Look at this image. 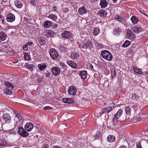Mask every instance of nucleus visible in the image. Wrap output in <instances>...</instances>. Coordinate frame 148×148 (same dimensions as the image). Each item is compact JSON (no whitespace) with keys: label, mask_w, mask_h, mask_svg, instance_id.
I'll list each match as a JSON object with an SVG mask.
<instances>
[{"label":"nucleus","mask_w":148,"mask_h":148,"mask_svg":"<svg viewBox=\"0 0 148 148\" xmlns=\"http://www.w3.org/2000/svg\"><path fill=\"white\" fill-rule=\"evenodd\" d=\"M101 55L103 58L108 61H111L112 60V56L111 53L107 50L102 51Z\"/></svg>","instance_id":"f257e3e1"},{"label":"nucleus","mask_w":148,"mask_h":148,"mask_svg":"<svg viewBox=\"0 0 148 148\" xmlns=\"http://www.w3.org/2000/svg\"><path fill=\"white\" fill-rule=\"evenodd\" d=\"M49 53L50 57L53 59L55 60L59 56L57 51L55 49H51Z\"/></svg>","instance_id":"f03ea898"},{"label":"nucleus","mask_w":148,"mask_h":148,"mask_svg":"<svg viewBox=\"0 0 148 148\" xmlns=\"http://www.w3.org/2000/svg\"><path fill=\"white\" fill-rule=\"evenodd\" d=\"M18 132L19 135L23 137H27L29 135L28 133L25 131V130L21 127H19Z\"/></svg>","instance_id":"7ed1b4c3"},{"label":"nucleus","mask_w":148,"mask_h":148,"mask_svg":"<svg viewBox=\"0 0 148 148\" xmlns=\"http://www.w3.org/2000/svg\"><path fill=\"white\" fill-rule=\"evenodd\" d=\"M61 36L62 38L66 39H71L72 38L71 33L69 31H65L61 34Z\"/></svg>","instance_id":"20e7f679"},{"label":"nucleus","mask_w":148,"mask_h":148,"mask_svg":"<svg viewBox=\"0 0 148 148\" xmlns=\"http://www.w3.org/2000/svg\"><path fill=\"white\" fill-rule=\"evenodd\" d=\"M2 117L4 122L8 123L10 122L11 117L9 114H4Z\"/></svg>","instance_id":"39448f33"},{"label":"nucleus","mask_w":148,"mask_h":148,"mask_svg":"<svg viewBox=\"0 0 148 148\" xmlns=\"http://www.w3.org/2000/svg\"><path fill=\"white\" fill-rule=\"evenodd\" d=\"M34 127L33 124L31 123H26L25 126V129L27 132L30 131Z\"/></svg>","instance_id":"423d86ee"},{"label":"nucleus","mask_w":148,"mask_h":148,"mask_svg":"<svg viewBox=\"0 0 148 148\" xmlns=\"http://www.w3.org/2000/svg\"><path fill=\"white\" fill-rule=\"evenodd\" d=\"M76 88L74 86H71L69 88L68 92L70 94L74 95L76 94Z\"/></svg>","instance_id":"0eeeda50"},{"label":"nucleus","mask_w":148,"mask_h":148,"mask_svg":"<svg viewBox=\"0 0 148 148\" xmlns=\"http://www.w3.org/2000/svg\"><path fill=\"white\" fill-rule=\"evenodd\" d=\"M15 16L12 13L9 14L7 16V19L8 22H12L15 20Z\"/></svg>","instance_id":"6e6552de"},{"label":"nucleus","mask_w":148,"mask_h":148,"mask_svg":"<svg viewBox=\"0 0 148 148\" xmlns=\"http://www.w3.org/2000/svg\"><path fill=\"white\" fill-rule=\"evenodd\" d=\"M51 71L53 74L55 75L59 74L60 72V69L58 67H54L52 68Z\"/></svg>","instance_id":"1a4fd4ad"},{"label":"nucleus","mask_w":148,"mask_h":148,"mask_svg":"<svg viewBox=\"0 0 148 148\" xmlns=\"http://www.w3.org/2000/svg\"><path fill=\"white\" fill-rule=\"evenodd\" d=\"M126 30L127 37L130 39H133L134 38V35L131 31L128 29Z\"/></svg>","instance_id":"9d476101"},{"label":"nucleus","mask_w":148,"mask_h":148,"mask_svg":"<svg viewBox=\"0 0 148 148\" xmlns=\"http://www.w3.org/2000/svg\"><path fill=\"white\" fill-rule=\"evenodd\" d=\"M112 106H110L107 108H105L103 110L101 114L100 113V114L102 115L103 114L108 113L112 110Z\"/></svg>","instance_id":"9b49d317"},{"label":"nucleus","mask_w":148,"mask_h":148,"mask_svg":"<svg viewBox=\"0 0 148 148\" xmlns=\"http://www.w3.org/2000/svg\"><path fill=\"white\" fill-rule=\"evenodd\" d=\"M132 98L134 100L135 99L139 101H140L142 99V97L141 96L138 95L136 93H134L133 95Z\"/></svg>","instance_id":"f8f14e48"},{"label":"nucleus","mask_w":148,"mask_h":148,"mask_svg":"<svg viewBox=\"0 0 148 148\" xmlns=\"http://www.w3.org/2000/svg\"><path fill=\"white\" fill-rule=\"evenodd\" d=\"M47 66V65L44 63L38 64L37 65L38 68L41 71H42L45 69Z\"/></svg>","instance_id":"ddd939ff"},{"label":"nucleus","mask_w":148,"mask_h":148,"mask_svg":"<svg viewBox=\"0 0 148 148\" xmlns=\"http://www.w3.org/2000/svg\"><path fill=\"white\" fill-rule=\"evenodd\" d=\"M86 12L87 10L85 9L84 6L81 7L78 9V12L80 14L82 15L86 13Z\"/></svg>","instance_id":"4468645a"},{"label":"nucleus","mask_w":148,"mask_h":148,"mask_svg":"<svg viewBox=\"0 0 148 148\" xmlns=\"http://www.w3.org/2000/svg\"><path fill=\"white\" fill-rule=\"evenodd\" d=\"M132 31L136 33H139L142 31V29L140 27H139L137 26H135L134 27H132L131 28Z\"/></svg>","instance_id":"2eb2a0df"},{"label":"nucleus","mask_w":148,"mask_h":148,"mask_svg":"<svg viewBox=\"0 0 148 148\" xmlns=\"http://www.w3.org/2000/svg\"><path fill=\"white\" fill-rule=\"evenodd\" d=\"M87 74V71L83 70L80 71L79 75L82 79H85L86 77Z\"/></svg>","instance_id":"dca6fc26"},{"label":"nucleus","mask_w":148,"mask_h":148,"mask_svg":"<svg viewBox=\"0 0 148 148\" xmlns=\"http://www.w3.org/2000/svg\"><path fill=\"white\" fill-rule=\"evenodd\" d=\"M39 41L42 45H45L47 42L46 38L43 37H40L39 39Z\"/></svg>","instance_id":"f3484780"},{"label":"nucleus","mask_w":148,"mask_h":148,"mask_svg":"<svg viewBox=\"0 0 148 148\" xmlns=\"http://www.w3.org/2000/svg\"><path fill=\"white\" fill-rule=\"evenodd\" d=\"M45 33L47 36H53L55 33L53 31L50 30H47L45 31Z\"/></svg>","instance_id":"a211bd4d"},{"label":"nucleus","mask_w":148,"mask_h":148,"mask_svg":"<svg viewBox=\"0 0 148 148\" xmlns=\"http://www.w3.org/2000/svg\"><path fill=\"white\" fill-rule=\"evenodd\" d=\"M7 37V35L4 32H0V38L2 41L5 40Z\"/></svg>","instance_id":"6ab92c4d"},{"label":"nucleus","mask_w":148,"mask_h":148,"mask_svg":"<svg viewBox=\"0 0 148 148\" xmlns=\"http://www.w3.org/2000/svg\"><path fill=\"white\" fill-rule=\"evenodd\" d=\"M98 14L101 17H105L107 15V12L105 10H101L98 12Z\"/></svg>","instance_id":"aec40b11"},{"label":"nucleus","mask_w":148,"mask_h":148,"mask_svg":"<svg viewBox=\"0 0 148 148\" xmlns=\"http://www.w3.org/2000/svg\"><path fill=\"white\" fill-rule=\"evenodd\" d=\"M107 3L106 1L104 0H101L100 1V5L101 8H103L106 7L107 5Z\"/></svg>","instance_id":"412c9836"},{"label":"nucleus","mask_w":148,"mask_h":148,"mask_svg":"<svg viewBox=\"0 0 148 148\" xmlns=\"http://www.w3.org/2000/svg\"><path fill=\"white\" fill-rule=\"evenodd\" d=\"M123 114V111L121 109H119L116 114L115 115L114 117L115 118H119Z\"/></svg>","instance_id":"4be33fe9"},{"label":"nucleus","mask_w":148,"mask_h":148,"mask_svg":"<svg viewBox=\"0 0 148 148\" xmlns=\"http://www.w3.org/2000/svg\"><path fill=\"white\" fill-rule=\"evenodd\" d=\"M107 140L108 142L112 143L115 140V137L113 136L110 135L108 137Z\"/></svg>","instance_id":"5701e85b"},{"label":"nucleus","mask_w":148,"mask_h":148,"mask_svg":"<svg viewBox=\"0 0 148 148\" xmlns=\"http://www.w3.org/2000/svg\"><path fill=\"white\" fill-rule=\"evenodd\" d=\"M67 64L69 66L73 68H76L77 66L75 63L71 61H68Z\"/></svg>","instance_id":"b1692460"},{"label":"nucleus","mask_w":148,"mask_h":148,"mask_svg":"<svg viewBox=\"0 0 148 148\" xmlns=\"http://www.w3.org/2000/svg\"><path fill=\"white\" fill-rule=\"evenodd\" d=\"M70 57L72 59H77L79 58V55L77 53L73 52L71 53Z\"/></svg>","instance_id":"393cba45"},{"label":"nucleus","mask_w":148,"mask_h":148,"mask_svg":"<svg viewBox=\"0 0 148 148\" xmlns=\"http://www.w3.org/2000/svg\"><path fill=\"white\" fill-rule=\"evenodd\" d=\"M64 102L66 103H71L73 102V99L68 98H65L63 99Z\"/></svg>","instance_id":"a878e982"},{"label":"nucleus","mask_w":148,"mask_h":148,"mask_svg":"<svg viewBox=\"0 0 148 148\" xmlns=\"http://www.w3.org/2000/svg\"><path fill=\"white\" fill-rule=\"evenodd\" d=\"M15 6L18 8H21L23 6V4L21 2L19 1H17L15 2Z\"/></svg>","instance_id":"bb28decb"},{"label":"nucleus","mask_w":148,"mask_h":148,"mask_svg":"<svg viewBox=\"0 0 148 148\" xmlns=\"http://www.w3.org/2000/svg\"><path fill=\"white\" fill-rule=\"evenodd\" d=\"M4 84L7 87L10 89H12L14 87L13 85L10 82L6 81L5 82Z\"/></svg>","instance_id":"cd10ccee"},{"label":"nucleus","mask_w":148,"mask_h":148,"mask_svg":"<svg viewBox=\"0 0 148 148\" xmlns=\"http://www.w3.org/2000/svg\"><path fill=\"white\" fill-rule=\"evenodd\" d=\"M99 28L98 27H95L94 28L93 34L94 36H96L99 33Z\"/></svg>","instance_id":"c85d7f7f"},{"label":"nucleus","mask_w":148,"mask_h":148,"mask_svg":"<svg viewBox=\"0 0 148 148\" xmlns=\"http://www.w3.org/2000/svg\"><path fill=\"white\" fill-rule=\"evenodd\" d=\"M132 23L134 24H135L138 21V19L134 16H133L131 18Z\"/></svg>","instance_id":"c756f323"},{"label":"nucleus","mask_w":148,"mask_h":148,"mask_svg":"<svg viewBox=\"0 0 148 148\" xmlns=\"http://www.w3.org/2000/svg\"><path fill=\"white\" fill-rule=\"evenodd\" d=\"M91 42L90 41H88L84 45V49H87L91 45Z\"/></svg>","instance_id":"7c9ffc66"},{"label":"nucleus","mask_w":148,"mask_h":148,"mask_svg":"<svg viewBox=\"0 0 148 148\" xmlns=\"http://www.w3.org/2000/svg\"><path fill=\"white\" fill-rule=\"evenodd\" d=\"M51 24L52 23L50 21H47L44 23V26L46 28H48L50 26Z\"/></svg>","instance_id":"2f4dec72"},{"label":"nucleus","mask_w":148,"mask_h":148,"mask_svg":"<svg viewBox=\"0 0 148 148\" xmlns=\"http://www.w3.org/2000/svg\"><path fill=\"white\" fill-rule=\"evenodd\" d=\"M130 44V42L128 40H126L123 45L122 46L124 47H127L129 46Z\"/></svg>","instance_id":"473e14b6"},{"label":"nucleus","mask_w":148,"mask_h":148,"mask_svg":"<svg viewBox=\"0 0 148 148\" xmlns=\"http://www.w3.org/2000/svg\"><path fill=\"white\" fill-rule=\"evenodd\" d=\"M4 92L6 94L8 95H10L12 94V91L7 88L5 89L4 90Z\"/></svg>","instance_id":"72a5a7b5"},{"label":"nucleus","mask_w":148,"mask_h":148,"mask_svg":"<svg viewBox=\"0 0 148 148\" xmlns=\"http://www.w3.org/2000/svg\"><path fill=\"white\" fill-rule=\"evenodd\" d=\"M23 54L24 56V58L25 60H30V58L27 53L24 52Z\"/></svg>","instance_id":"f704fd0d"},{"label":"nucleus","mask_w":148,"mask_h":148,"mask_svg":"<svg viewBox=\"0 0 148 148\" xmlns=\"http://www.w3.org/2000/svg\"><path fill=\"white\" fill-rule=\"evenodd\" d=\"M125 112L126 114L128 115H130L131 114V109L128 106H127L125 108Z\"/></svg>","instance_id":"c9c22d12"},{"label":"nucleus","mask_w":148,"mask_h":148,"mask_svg":"<svg viewBox=\"0 0 148 148\" xmlns=\"http://www.w3.org/2000/svg\"><path fill=\"white\" fill-rule=\"evenodd\" d=\"M7 142L5 139H1L0 140V145L5 146L6 145Z\"/></svg>","instance_id":"e433bc0d"},{"label":"nucleus","mask_w":148,"mask_h":148,"mask_svg":"<svg viewBox=\"0 0 148 148\" xmlns=\"http://www.w3.org/2000/svg\"><path fill=\"white\" fill-rule=\"evenodd\" d=\"M49 18L52 19L53 21H56L57 18V17L55 15L51 14L49 15Z\"/></svg>","instance_id":"4c0bfd02"},{"label":"nucleus","mask_w":148,"mask_h":148,"mask_svg":"<svg viewBox=\"0 0 148 148\" xmlns=\"http://www.w3.org/2000/svg\"><path fill=\"white\" fill-rule=\"evenodd\" d=\"M115 18L118 19V21L120 22H123V18L122 17H120L118 15H116L115 16Z\"/></svg>","instance_id":"58836bf2"},{"label":"nucleus","mask_w":148,"mask_h":148,"mask_svg":"<svg viewBox=\"0 0 148 148\" xmlns=\"http://www.w3.org/2000/svg\"><path fill=\"white\" fill-rule=\"evenodd\" d=\"M133 70L134 71L137 73H138L139 74H141L142 73V72L141 71V70L139 69L136 68H134V69Z\"/></svg>","instance_id":"ea45409f"},{"label":"nucleus","mask_w":148,"mask_h":148,"mask_svg":"<svg viewBox=\"0 0 148 148\" xmlns=\"http://www.w3.org/2000/svg\"><path fill=\"white\" fill-rule=\"evenodd\" d=\"M15 118V119L18 118L19 121L21 120V116L20 114L18 113H16Z\"/></svg>","instance_id":"a19ab883"},{"label":"nucleus","mask_w":148,"mask_h":148,"mask_svg":"<svg viewBox=\"0 0 148 148\" xmlns=\"http://www.w3.org/2000/svg\"><path fill=\"white\" fill-rule=\"evenodd\" d=\"M111 73L112 77H114L116 75V72L115 70L114 69H112L111 70Z\"/></svg>","instance_id":"79ce46f5"},{"label":"nucleus","mask_w":148,"mask_h":148,"mask_svg":"<svg viewBox=\"0 0 148 148\" xmlns=\"http://www.w3.org/2000/svg\"><path fill=\"white\" fill-rule=\"evenodd\" d=\"M26 66L28 68L31 70H32L34 67L33 65L32 64H27Z\"/></svg>","instance_id":"37998d69"},{"label":"nucleus","mask_w":148,"mask_h":148,"mask_svg":"<svg viewBox=\"0 0 148 148\" xmlns=\"http://www.w3.org/2000/svg\"><path fill=\"white\" fill-rule=\"evenodd\" d=\"M23 50L25 51H27L28 49L27 46L26 45H23Z\"/></svg>","instance_id":"c03bdc74"},{"label":"nucleus","mask_w":148,"mask_h":148,"mask_svg":"<svg viewBox=\"0 0 148 148\" xmlns=\"http://www.w3.org/2000/svg\"><path fill=\"white\" fill-rule=\"evenodd\" d=\"M30 2L34 5H36V1L35 0H30Z\"/></svg>","instance_id":"a18cd8bd"},{"label":"nucleus","mask_w":148,"mask_h":148,"mask_svg":"<svg viewBox=\"0 0 148 148\" xmlns=\"http://www.w3.org/2000/svg\"><path fill=\"white\" fill-rule=\"evenodd\" d=\"M69 11V9L67 8H65L63 9V12L66 13Z\"/></svg>","instance_id":"49530a36"},{"label":"nucleus","mask_w":148,"mask_h":148,"mask_svg":"<svg viewBox=\"0 0 148 148\" xmlns=\"http://www.w3.org/2000/svg\"><path fill=\"white\" fill-rule=\"evenodd\" d=\"M137 148H142L140 142L136 144Z\"/></svg>","instance_id":"de8ad7c7"},{"label":"nucleus","mask_w":148,"mask_h":148,"mask_svg":"<svg viewBox=\"0 0 148 148\" xmlns=\"http://www.w3.org/2000/svg\"><path fill=\"white\" fill-rule=\"evenodd\" d=\"M53 108H52L51 107L49 106H47L44 107V110H49L50 109H52Z\"/></svg>","instance_id":"09e8293b"},{"label":"nucleus","mask_w":148,"mask_h":148,"mask_svg":"<svg viewBox=\"0 0 148 148\" xmlns=\"http://www.w3.org/2000/svg\"><path fill=\"white\" fill-rule=\"evenodd\" d=\"M118 119V118H115V117L113 118V120L114 124H116V123L117 121V119Z\"/></svg>","instance_id":"8fccbe9b"},{"label":"nucleus","mask_w":148,"mask_h":148,"mask_svg":"<svg viewBox=\"0 0 148 148\" xmlns=\"http://www.w3.org/2000/svg\"><path fill=\"white\" fill-rule=\"evenodd\" d=\"M59 64L60 66H62L63 68H65L66 67L65 65L62 62H60Z\"/></svg>","instance_id":"3c124183"},{"label":"nucleus","mask_w":148,"mask_h":148,"mask_svg":"<svg viewBox=\"0 0 148 148\" xmlns=\"http://www.w3.org/2000/svg\"><path fill=\"white\" fill-rule=\"evenodd\" d=\"M52 27L54 28H56L58 27V25L54 23L52 25Z\"/></svg>","instance_id":"603ef678"},{"label":"nucleus","mask_w":148,"mask_h":148,"mask_svg":"<svg viewBox=\"0 0 148 148\" xmlns=\"http://www.w3.org/2000/svg\"><path fill=\"white\" fill-rule=\"evenodd\" d=\"M42 80V79L40 77H39L37 79V81L39 83H40L41 82Z\"/></svg>","instance_id":"864d4df0"},{"label":"nucleus","mask_w":148,"mask_h":148,"mask_svg":"<svg viewBox=\"0 0 148 148\" xmlns=\"http://www.w3.org/2000/svg\"><path fill=\"white\" fill-rule=\"evenodd\" d=\"M45 75L46 77H49L50 76V73H45Z\"/></svg>","instance_id":"5fc2aeb1"},{"label":"nucleus","mask_w":148,"mask_h":148,"mask_svg":"<svg viewBox=\"0 0 148 148\" xmlns=\"http://www.w3.org/2000/svg\"><path fill=\"white\" fill-rule=\"evenodd\" d=\"M32 42H28L26 44V45H27V46H28V45H32Z\"/></svg>","instance_id":"6e6d98bb"},{"label":"nucleus","mask_w":148,"mask_h":148,"mask_svg":"<svg viewBox=\"0 0 148 148\" xmlns=\"http://www.w3.org/2000/svg\"><path fill=\"white\" fill-rule=\"evenodd\" d=\"M84 44H83L82 45H79V46L81 48H84Z\"/></svg>","instance_id":"4d7b16f0"},{"label":"nucleus","mask_w":148,"mask_h":148,"mask_svg":"<svg viewBox=\"0 0 148 148\" xmlns=\"http://www.w3.org/2000/svg\"><path fill=\"white\" fill-rule=\"evenodd\" d=\"M53 148H61L59 146H54L53 147Z\"/></svg>","instance_id":"13d9d810"},{"label":"nucleus","mask_w":148,"mask_h":148,"mask_svg":"<svg viewBox=\"0 0 148 148\" xmlns=\"http://www.w3.org/2000/svg\"><path fill=\"white\" fill-rule=\"evenodd\" d=\"M119 148H127L125 146H121Z\"/></svg>","instance_id":"bf43d9fd"},{"label":"nucleus","mask_w":148,"mask_h":148,"mask_svg":"<svg viewBox=\"0 0 148 148\" xmlns=\"http://www.w3.org/2000/svg\"><path fill=\"white\" fill-rule=\"evenodd\" d=\"M90 68H93V66L92 65H90Z\"/></svg>","instance_id":"052dcab7"},{"label":"nucleus","mask_w":148,"mask_h":148,"mask_svg":"<svg viewBox=\"0 0 148 148\" xmlns=\"http://www.w3.org/2000/svg\"><path fill=\"white\" fill-rule=\"evenodd\" d=\"M3 18V16L0 15V18H1V20H2Z\"/></svg>","instance_id":"680f3d73"},{"label":"nucleus","mask_w":148,"mask_h":148,"mask_svg":"<svg viewBox=\"0 0 148 148\" xmlns=\"http://www.w3.org/2000/svg\"><path fill=\"white\" fill-rule=\"evenodd\" d=\"M132 107L133 108H135L136 107V106H135V105H133Z\"/></svg>","instance_id":"e2e57ef3"},{"label":"nucleus","mask_w":148,"mask_h":148,"mask_svg":"<svg viewBox=\"0 0 148 148\" xmlns=\"http://www.w3.org/2000/svg\"><path fill=\"white\" fill-rule=\"evenodd\" d=\"M145 73L146 74H147L148 75V71H146L145 72Z\"/></svg>","instance_id":"0e129e2a"},{"label":"nucleus","mask_w":148,"mask_h":148,"mask_svg":"<svg viewBox=\"0 0 148 148\" xmlns=\"http://www.w3.org/2000/svg\"><path fill=\"white\" fill-rule=\"evenodd\" d=\"M117 0H113V1H114V3H115V2Z\"/></svg>","instance_id":"69168bd1"},{"label":"nucleus","mask_w":148,"mask_h":148,"mask_svg":"<svg viewBox=\"0 0 148 148\" xmlns=\"http://www.w3.org/2000/svg\"><path fill=\"white\" fill-rule=\"evenodd\" d=\"M142 13H143V14H144V15H146V16H148V15H146L145 14H143V13L142 12Z\"/></svg>","instance_id":"338daca9"},{"label":"nucleus","mask_w":148,"mask_h":148,"mask_svg":"<svg viewBox=\"0 0 148 148\" xmlns=\"http://www.w3.org/2000/svg\"><path fill=\"white\" fill-rule=\"evenodd\" d=\"M2 23H3L4 22V20H3V19H2Z\"/></svg>","instance_id":"774afa93"}]
</instances>
